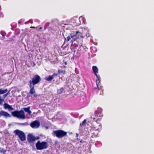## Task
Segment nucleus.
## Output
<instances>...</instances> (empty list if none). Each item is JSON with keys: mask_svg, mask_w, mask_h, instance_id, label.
Returning a JSON list of instances; mask_svg holds the SVG:
<instances>
[{"mask_svg": "<svg viewBox=\"0 0 154 154\" xmlns=\"http://www.w3.org/2000/svg\"><path fill=\"white\" fill-rule=\"evenodd\" d=\"M59 73H63V70H59L58 71Z\"/></svg>", "mask_w": 154, "mask_h": 154, "instance_id": "b1692460", "label": "nucleus"}, {"mask_svg": "<svg viewBox=\"0 0 154 154\" xmlns=\"http://www.w3.org/2000/svg\"><path fill=\"white\" fill-rule=\"evenodd\" d=\"M86 124V120L85 119L82 122V123H80V127H82V126H85Z\"/></svg>", "mask_w": 154, "mask_h": 154, "instance_id": "a211bd4d", "label": "nucleus"}, {"mask_svg": "<svg viewBox=\"0 0 154 154\" xmlns=\"http://www.w3.org/2000/svg\"><path fill=\"white\" fill-rule=\"evenodd\" d=\"M79 136V134L78 133H76V137H77Z\"/></svg>", "mask_w": 154, "mask_h": 154, "instance_id": "cd10ccee", "label": "nucleus"}, {"mask_svg": "<svg viewBox=\"0 0 154 154\" xmlns=\"http://www.w3.org/2000/svg\"><path fill=\"white\" fill-rule=\"evenodd\" d=\"M57 74L54 73L52 75H51L53 76V78H54V77L57 76Z\"/></svg>", "mask_w": 154, "mask_h": 154, "instance_id": "5701e85b", "label": "nucleus"}, {"mask_svg": "<svg viewBox=\"0 0 154 154\" xmlns=\"http://www.w3.org/2000/svg\"><path fill=\"white\" fill-rule=\"evenodd\" d=\"M94 134L95 135V136H94L96 137L98 133H97V132H96V134H95V133H94Z\"/></svg>", "mask_w": 154, "mask_h": 154, "instance_id": "a878e982", "label": "nucleus"}, {"mask_svg": "<svg viewBox=\"0 0 154 154\" xmlns=\"http://www.w3.org/2000/svg\"><path fill=\"white\" fill-rule=\"evenodd\" d=\"M42 29V28H41H41H40V29Z\"/></svg>", "mask_w": 154, "mask_h": 154, "instance_id": "e433bc0d", "label": "nucleus"}, {"mask_svg": "<svg viewBox=\"0 0 154 154\" xmlns=\"http://www.w3.org/2000/svg\"><path fill=\"white\" fill-rule=\"evenodd\" d=\"M41 80V79L40 76L37 75H35L29 81L28 84L34 86L39 83Z\"/></svg>", "mask_w": 154, "mask_h": 154, "instance_id": "7ed1b4c3", "label": "nucleus"}, {"mask_svg": "<svg viewBox=\"0 0 154 154\" xmlns=\"http://www.w3.org/2000/svg\"><path fill=\"white\" fill-rule=\"evenodd\" d=\"M92 69L94 72V74L98 77L97 73H98V69L97 67L95 66H94L92 67Z\"/></svg>", "mask_w": 154, "mask_h": 154, "instance_id": "f8f14e48", "label": "nucleus"}, {"mask_svg": "<svg viewBox=\"0 0 154 154\" xmlns=\"http://www.w3.org/2000/svg\"><path fill=\"white\" fill-rule=\"evenodd\" d=\"M23 109L26 112H28L29 115H30L31 114L32 112L30 110V107H28L27 108H23Z\"/></svg>", "mask_w": 154, "mask_h": 154, "instance_id": "4468645a", "label": "nucleus"}, {"mask_svg": "<svg viewBox=\"0 0 154 154\" xmlns=\"http://www.w3.org/2000/svg\"><path fill=\"white\" fill-rule=\"evenodd\" d=\"M18 23H20V21H19Z\"/></svg>", "mask_w": 154, "mask_h": 154, "instance_id": "f704fd0d", "label": "nucleus"}, {"mask_svg": "<svg viewBox=\"0 0 154 154\" xmlns=\"http://www.w3.org/2000/svg\"><path fill=\"white\" fill-rule=\"evenodd\" d=\"M101 109H98L97 110L95 111L94 113L96 117L100 116H101V113H100Z\"/></svg>", "mask_w": 154, "mask_h": 154, "instance_id": "ddd939ff", "label": "nucleus"}, {"mask_svg": "<svg viewBox=\"0 0 154 154\" xmlns=\"http://www.w3.org/2000/svg\"><path fill=\"white\" fill-rule=\"evenodd\" d=\"M39 137H36V140H38L39 139Z\"/></svg>", "mask_w": 154, "mask_h": 154, "instance_id": "7c9ffc66", "label": "nucleus"}, {"mask_svg": "<svg viewBox=\"0 0 154 154\" xmlns=\"http://www.w3.org/2000/svg\"><path fill=\"white\" fill-rule=\"evenodd\" d=\"M6 150L4 149H1L0 148V151H1L3 153H5L6 152Z\"/></svg>", "mask_w": 154, "mask_h": 154, "instance_id": "4be33fe9", "label": "nucleus"}, {"mask_svg": "<svg viewBox=\"0 0 154 154\" xmlns=\"http://www.w3.org/2000/svg\"><path fill=\"white\" fill-rule=\"evenodd\" d=\"M64 91V88H60V89L58 90L57 91V93L58 94H60L62 93H63Z\"/></svg>", "mask_w": 154, "mask_h": 154, "instance_id": "f3484780", "label": "nucleus"}, {"mask_svg": "<svg viewBox=\"0 0 154 154\" xmlns=\"http://www.w3.org/2000/svg\"><path fill=\"white\" fill-rule=\"evenodd\" d=\"M28 85L30 88L29 91V94H34L35 92V90L34 89V86L29 84H28Z\"/></svg>", "mask_w": 154, "mask_h": 154, "instance_id": "9b49d317", "label": "nucleus"}, {"mask_svg": "<svg viewBox=\"0 0 154 154\" xmlns=\"http://www.w3.org/2000/svg\"><path fill=\"white\" fill-rule=\"evenodd\" d=\"M31 28H35V27H33V26H31L30 27Z\"/></svg>", "mask_w": 154, "mask_h": 154, "instance_id": "473e14b6", "label": "nucleus"}, {"mask_svg": "<svg viewBox=\"0 0 154 154\" xmlns=\"http://www.w3.org/2000/svg\"><path fill=\"white\" fill-rule=\"evenodd\" d=\"M54 134L58 138H62L66 135L67 132L62 130H58L53 131Z\"/></svg>", "mask_w": 154, "mask_h": 154, "instance_id": "423d86ee", "label": "nucleus"}, {"mask_svg": "<svg viewBox=\"0 0 154 154\" xmlns=\"http://www.w3.org/2000/svg\"><path fill=\"white\" fill-rule=\"evenodd\" d=\"M14 133L18 136V137L21 141H23L26 140L25 134L23 131L19 130H16L14 131Z\"/></svg>", "mask_w": 154, "mask_h": 154, "instance_id": "39448f33", "label": "nucleus"}, {"mask_svg": "<svg viewBox=\"0 0 154 154\" xmlns=\"http://www.w3.org/2000/svg\"><path fill=\"white\" fill-rule=\"evenodd\" d=\"M49 23H47L46 24V25L47 26H48L49 25Z\"/></svg>", "mask_w": 154, "mask_h": 154, "instance_id": "c85d7f7f", "label": "nucleus"}, {"mask_svg": "<svg viewBox=\"0 0 154 154\" xmlns=\"http://www.w3.org/2000/svg\"><path fill=\"white\" fill-rule=\"evenodd\" d=\"M8 95L7 94H5L4 95H3V96L4 97V98H5V97L6 96H7Z\"/></svg>", "mask_w": 154, "mask_h": 154, "instance_id": "393cba45", "label": "nucleus"}, {"mask_svg": "<svg viewBox=\"0 0 154 154\" xmlns=\"http://www.w3.org/2000/svg\"><path fill=\"white\" fill-rule=\"evenodd\" d=\"M34 96L35 97H36V96H37V95H36V94H34Z\"/></svg>", "mask_w": 154, "mask_h": 154, "instance_id": "2f4dec72", "label": "nucleus"}, {"mask_svg": "<svg viewBox=\"0 0 154 154\" xmlns=\"http://www.w3.org/2000/svg\"><path fill=\"white\" fill-rule=\"evenodd\" d=\"M10 91H9L7 93V94L8 95H9L10 94Z\"/></svg>", "mask_w": 154, "mask_h": 154, "instance_id": "bb28decb", "label": "nucleus"}, {"mask_svg": "<svg viewBox=\"0 0 154 154\" xmlns=\"http://www.w3.org/2000/svg\"><path fill=\"white\" fill-rule=\"evenodd\" d=\"M98 93H99L100 94V95H102L103 93V91H102V89H101V90H100V89L98 88Z\"/></svg>", "mask_w": 154, "mask_h": 154, "instance_id": "6ab92c4d", "label": "nucleus"}, {"mask_svg": "<svg viewBox=\"0 0 154 154\" xmlns=\"http://www.w3.org/2000/svg\"><path fill=\"white\" fill-rule=\"evenodd\" d=\"M28 140L30 142H32L36 140V138L32 135L29 134L28 135Z\"/></svg>", "mask_w": 154, "mask_h": 154, "instance_id": "1a4fd4ad", "label": "nucleus"}, {"mask_svg": "<svg viewBox=\"0 0 154 154\" xmlns=\"http://www.w3.org/2000/svg\"><path fill=\"white\" fill-rule=\"evenodd\" d=\"M83 142V140H81L80 141V143H82V142Z\"/></svg>", "mask_w": 154, "mask_h": 154, "instance_id": "c756f323", "label": "nucleus"}, {"mask_svg": "<svg viewBox=\"0 0 154 154\" xmlns=\"http://www.w3.org/2000/svg\"><path fill=\"white\" fill-rule=\"evenodd\" d=\"M97 87H98V85L97 84Z\"/></svg>", "mask_w": 154, "mask_h": 154, "instance_id": "72a5a7b5", "label": "nucleus"}, {"mask_svg": "<svg viewBox=\"0 0 154 154\" xmlns=\"http://www.w3.org/2000/svg\"><path fill=\"white\" fill-rule=\"evenodd\" d=\"M53 76L52 75H49L48 77H46L45 78V80L48 81H51L53 79Z\"/></svg>", "mask_w": 154, "mask_h": 154, "instance_id": "dca6fc26", "label": "nucleus"}, {"mask_svg": "<svg viewBox=\"0 0 154 154\" xmlns=\"http://www.w3.org/2000/svg\"><path fill=\"white\" fill-rule=\"evenodd\" d=\"M3 116L6 118L10 117L11 116L7 112L4 111H1L0 112V117Z\"/></svg>", "mask_w": 154, "mask_h": 154, "instance_id": "6e6552de", "label": "nucleus"}, {"mask_svg": "<svg viewBox=\"0 0 154 154\" xmlns=\"http://www.w3.org/2000/svg\"><path fill=\"white\" fill-rule=\"evenodd\" d=\"M35 146L37 149L41 150L46 149L48 147V145L47 143L46 142H40L39 140L36 143Z\"/></svg>", "mask_w": 154, "mask_h": 154, "instance_id": "f03ea898", "label": "nucleus"}, {"mask_svg": "<svg viewBox=\"0 0 154 154\" xmlns=\"http://www.w3.org/2000/svg\"><path fill=\"white\" fill-rule=\"evenodd\" d=\"M18 125H21L26 126L28 124L27 123L25 122L24 123H19Z\"/></svg>", "mask_w": 154, "mask_h": 154, "instance_id": "aec40b11", "label": "nucleus"}, {"mask_svg": "<svg viewBox=\"0 0 154 154\" xmlns=\"http://www.w3.org/2000/svg\"><path fill=\"white\" fill-rule=\"evenodd\" d=\"M81 18V17H80V18H79V19H80V18Z\"/></svg>", "mask_w": 154, "mask_h": 154, "instance_id": "c9c22d12", "label": "nucleus"}, {"mask_svg": "<svg viewBox=\"0 0 154 154\" xmlns=\"http://www.w3.org/2000/svg\"><path fill=\"white\" fill-rule=\"evenodd\" d=\"M40 122L37 120L35 121L30 124L31 126L33 128H37L40 126Z\"/></svg>", "mask_w": 154, "mask_h": 154, "instance_id": "0eeeda50", "label": "nucleus"}, {"mask_svg": "<svg viewBox=\"0 0 154 154\" xmlns=\"http://www.w3.org/2000/svg\"><path fill=\"white\" fill-rule=\"evenodd\" d=\"M8 90L7 89L3 90L2 89H0V94H3L6 93Z\"/></svg>", "mask_w": 154, "mask_h": 154, "instance_id": "2eb2a0df", "label": "nucleus"}, {"mask_svg": "<svg viewBox=\"0 0 154 154\" xmlns=\"http://www.w3.org/2000/svg\"><path fill=\"white\" fill-rule=\"evenodd\" d=\"M81 35L80 32L77 31L75 32H74L73 33H71L69 36L67 37L66 40L68 41L71 38H72L74 39V41H75L78 38L79 36H81Z\"/></svg>", "mask_w": 154, "mask_h": 154, "instance_id": "20e7f679", "label": "nucleus"}, {"mask_svg": "<svg viewBox=\"0 0 154 154\" xmlns=\"http://www.w3.org/2000/svg\"><path fill=\"white\" fill-rule=\"evenodd\" d=\"M1 97L0 96V104H2L3 102V101L4 100L3 99H1Z\"/></svg>", "mask_w": 154, "mask_h": 154, "instance_id": "412c9836", "label": "nucleus"}, {"mask_svg": "<svg viewBox=\"0 0 154 154\" xmlns=\"http://www.w3.org/2000/svg\"><path fill=\"white\" fill-rule=\"evenodd\" d=\"M4 108L5 109H8L9 111L13 110L14 109L10 106L7 103H5L3 105Z\"/></svg>", "mask_w": 154, "mask_h": 154, "instance_id": "9d476101", "label": "nucleus"}, {"mask_svg": "<svg viewBox=\"0 0 154 154\" xmlns=\"http://www.w3.org/2000/svg\"><path fill=\"white\" fill-rule=\"evenodd\" d=\"M13 116L16 117L20 119H25L24 111L23 110L20 111L16 110L11 112Z\"/></svg>", "mask_w": 154, "mask_h": 154, "instance_id": "f257e3e1", "label": "nucleus"}]
</instances>
